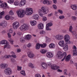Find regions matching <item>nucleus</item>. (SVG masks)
I'll return each instance as SVG.
<instances>
[{
    "label": "nucleus",
    "mask_w": 77,
    "mask_h": 77,
    "mask_svg": "<svg viewBox=\"0 0 77 77\" xmlns=\"http://www.w3.org/2000/svg\"><path fill=\"white\" fill-rule=\"evenodd\" d=\"M40 52L42 54H45V53H46V50L44 49H42L41 50Z\"/></svg>",
    "instance_id": "36"
},
{
    "label": "nucleus",
    "mask_w": 77,
    "mask_h": 77,
    "mask_svg": "<svg viewBox=\"0 0 77 77\" xmlns=\"http://www.w3.org/2000/svg\"><path fill=\"white\" fill-rule=\"evenodd\" d=\"M40 33L41 35H45V31L44 30L41 31L40 32Z\"/></svg>",
    "instance_id": "44"
},
{
    "label": "nucleus",
    "mask_w": 77,
    "mask_h": 77,
    "mask_svg": "<svg viewBox=\"0 0 77 77\" xmlns=\"http://www.w3.org/2000/svg\"><path fill=\"white\" fill-rule=\"evenodd\" d=\"M45 76H44V75H43L42 77H45ZM35 77H41V75H40L39 73H37L35 75Z\"/></svg>",
    "instance_id": "38"
},
{
    "label": "nucleus",
    "mask_w": 77,
    "mask_h": 77,
    "mask_svg": "<svg viewBox=\"0 0 77 77\" xmlns=\"http://www.w3.org/2000/svg\"><path fill=\"white\" fill-rule=\"evenodd\" d=\"M28 57L30 58H33L34 56H35V55L31 53L30 52H29L28 53Z\"/></svg>",
    "instance_id": "17"
},
{
    "label": "nucleus",
    "mask_w": 77,
    "mask_h": 77,
    "mask_svg": "<svg viewBox=\"0 0 77 77\" xmlns=\"http://www.w3.org/2000/svg\"><path fill=\"white\" fill-rule=\"evenodd\" d=\"M41 46L40 44L39 43H37L35 46V48L36 50H39L40 48V46Z\"/></svg>",
    "instance_id": "29"
},
{
    "label": "nucleus",
    "mask_w": 77,
    "mask_h": 77,
    "mask_svg": "<svg viewBox=\"0 0 77 77\" xmlns=\"http://www.w3.org/2000/svg\"><path fill=\"white\" fill-rule=\"evenodd\" d=\"M19 4H20V2L18 1H16L14 3V5L15 6H18Z\"/></svg>",
    "instance_id": "35"
},
{
    "label": "nucleus",
    "mask_w": 77,
    "mask_h": 77,
    "mask_svg": "<svg viewBox=\"0 0 77 77\" xmlns=\"http://www.w3.org/2000/svg\"><path fill=\"white\" fill-rule=\"evenodd\" d=\"M21 74H22L23 75H25L26 74V73L25 72V71L24 70H22L20 72Z\"/></svg>",
    "instance_id": "43"
},
{
    "label": "nucleus",
    "mask_w": 77,
    "mask_h": 77,
    "mask_svg": "<svg viewBox=\"0 0 77 77\" xmlns=\"http://www.w3.org/2000/svg\"><path fill=\"white\" fill-rule=\"evenodd\" d=\"M15 61H16L14 59L11 58V61L12 63H13L14 62H15Z\"/></svg>",
    "instance_id": "52"
},
{
    "label": "nucleus",
    "mask_w": 77,
    "mask_h": 77,
    "mask_svg": "<svg viewBox=\"0 0 77 77\" xmlns=\"http://www.w3.org/2000/svg\"><path fill=\"white\" fill-rule=\"evenodd\" d=\"M29 29V26L26 25V24H23L22 25L20 28V30L21 31L23 32L25 30H27Z\"/></svg>",
    "instance_id": "5"
},
{
    "label": "nucleus",
    "mask_w": 77,
    "mask_h": 77,
    "mask_svg": "<svg viewBox=\"0 0 77 77\" xmlns=\"http://www.w3.org/2000/svg\"><path fill=\"white\" fill-rule=\"evenodd\" d=\"M47 0H45L43 2V4H47Z\"/></svg>",
    "instance_id": "59"
},
{
    "label": "nucleus",
    "mask_w": 77,
    "mask_h": 77,
    "mask_svg": "<svg viewBox=\"0 0 77 77\" xmlns=\"http://www.w3.org/2000/svg\"><path fill=\"white\" fill-rule=\"evenodd\" d=\"M42 9H39L38 10V14L41 17H42V15H44V13H45V14H47L48 12L49 11V10L48 8H47V9H45V7H43L42 8Z\"/></svg>",
    "instance_id": "2"
},
{
    "label": "nucleus",
    "mask_w": 77,
    "mask_h": 77,
    "mask_svg": "<svg viewBox=\"0 0 77 77\" xmlns=\"http://www.w3.org/2000/svg\"><path fill=\"white\" fill-rule=\"evenodd\" d=\"M17 13L18 17L20 18H23L25 14L24 10H18L17 11Z\"/></svg>",
    "instance_id": "3"
},
{
    "label": "nucleus",
    "mask_w": 77,
    "mask_h": 77,
    "mask_svg": "<svg viewBox=\"0 0 77 77\" xmlns=\"http://www.w3.org/2000/svg\"><path fill=\"white\" fill-rule=\"evenodd\" d=\"M27 47H28V48H29V47H31V43H29L27 45Z\"/></svg>",
    "instance_id": "58"
},
{
    "label": "nucleus",
    "mask_w": 77,
    "mask_h": 77,
    "mask_svg": "<svg viewBox=\"0 0 77 77\" xmlns=\"http://www.w3.org/2000/svg\"><path fill=\"white\" fill-rule=\"evenodd\" d=\"M59 44L61 47H63L65 45V41L64 40H61L59 42Z\"/></svg>",
    "instance_id": "14"
},
{
    "label": "nucleus",
    "mask_w": 77,
    "mask_h": 77,
    "mask_svg": "<svg viewBox=\"0 0 77 77\" xmlns=\"http://www.w3.org/2000/svg\"><path fill=\"white\" fill-rule=\"evenodd\" d=\"M72 18L73 21H75V20H77V17H75V16H72Z\"/></svg>",
    "instance_id": "49"
},
{
    "label": "nucleus",
    "mask_w": 77,
    "mask_h": 77,
    "mask_svg": "<svg viewBox=\"0 0 77 77\" xmlns=\"http://www.w3.org/2000/svg\"><path fill=\"white\" fill-rule=\"evenodd\" d=\"M47 56L49 58H52L53 57V54L51 52H48L46 54Z\"/></svg>",
    "instance_id": "13"
},
{
    "label": "nucleus",
    "mask_w": 77,
    "mask_h": 77,
    "mask_svg": "<svg viewBox=\"0 0 77 77\" xmlns=\"http://www.w3.org/2000/svg\"><path fill=\"white\" fill-rule=\"evenodd\" d=\"M46 26L48 27H51V26H53V24L51 23H49L48 24H46Z\"/></svg>",
    "instance_id": "39"
},
{
    "label": "nucleus",
    "mask_w": 77,
    "mask_h": 77,
    "mask_svg": "<svg viewBox=\"0 0 77 77\" xmlns=\"http://www.w3.org/2000/svg\"><path fill=\"white\" fill-rule=\"evenodd\" d=\"M7 6H8V5L5 2L0 4V8H4V9H6L7 8Z\"/></svg>",
    "instance_id": "12"
},
{
    "label": "nucleus",
    "mask_w": 77,
    "mask_h": 77,
    "mask_svg": "<svg viewBox=\"0 0 77 77\" xmlns=\"http://www.w3.org/2000/svg\"><path fill=\"white\" fill-rule=\"evenodd\" d=\"M47 44L46 43H44L43 44H40L41 47H42V48H45Z\"/></svg>",
    "instance_id": "37"
},
{
    "label": "nucleus",
    "mask_w": 77,
    "mask_h": 77,
    "mask_svg": "<svg viewBox=\"0 0 77 77\" xmlns=\"http://www.w3.org/2000/svg\"><path fill=\"white\" fill-rule=\"evenodd\" d=\"M47 20V17H43V21H45L46 20Z\"/></svg>",
    "instance_id": "53"
},
{
    "label": "nucleus",
    "mask_w": 77,
    "mask_h": 77,
    "mask_svg": "<svg viewBox=\"0 0 77 77\" xmlns=\"http://www.w3.org/2000/svg\"><path fill=\"white\" fill-rule=\"evenodd\" d=\"M8 41L6 40H3L2 41H1L0 42V44H4V45L7 44H8Z\"/></svg>",
    "instance_id": "18"
},
{
    "label": "nucleus",
    "mask_w": 77,
    "mask_h": 77,
    "mask_svg": "<svg viewBox=\"0 0 77 77\" xmlns=\"http://www.w3.org/2000/svg\"><path fill=\"white\" fill-rule=\"evenodd\" d=\"M52 3V2L51 1H48V0H47V2L46 4L47 5H51Z\"/></svg>",
    "instance_id": "40"
},
{
    "label": "nucleus",
    "mask_w": 77,
    "mask_h": 77,
    "mask_svg": "<svg viewBox=\"0 0 77 77\" xmlns=\"http://www.w3.org/2000/svg\"><path fill=\"white\" fill-rule=\"evenodd\" d=\"M65 18V16H60L59 17V19H60V20H62L63 19Z\"/></svg>",
    "instance_id": "50"
},
{
    "label": "nucleus",
    "mask_w": 77,
    "mask_h": 77,
    "mask_svg": "<svg viewBox=\"0 0 77 77\" xmlns=\"http://www.w3.org/2000/svg\"><path fill=\"white\" fill-rule=\"evenodd\" d=\"M33 17L34 20H38L39 19V16L38 14H34Z\"/></svg>",
    "instance_id": "20"
},
{
    "label": "nucleus",
    "mask_w": 77,
    "mask_h": 77,
    "mask_svg": "<svg viewBox=\"0 0 77 77\" xmlns=\"http://www.w3.org/2000/svg\"><path fill=\"white\" fill-rule=\"evenodd\" d=\"M11 56L10 55V56H12L14 58H16L17 57V56L15 55V53L13 51L11 52Z\"/></svg>",
    "instance_id": "27"
},
{
    "label": "nucleus",
    "mask_w": 77,
    "mask_h": 77,
    "mask_svg": "<svg viewBox=\"0 0 77 77\" xmlns=\"http://www.w3.org/2000/svg\"><path fill=\"white\" fill-rule=\"evenodd\" d=\"M55 45L53 43L49 45V47L50 48H54L55 47Z\"/></svg>",
    "instance_id": "26"
},
{
    "label": "nucleus",
    "mask_w": 77,
    "mask_h": 77,
    "mask_svg": "<svg viewBox=\"0 0 77 77\" xmlns=\"http://www.w3.org/2000/svg\"><path fill=\"white\" fill-rule=\"evenodd\" d=\"M0 25L1 26H2L3 27H6L7 26V24L5 22H3L0 24Z\"/></svg>",
    "instance_id": "25"
},
{
    "label": "nucleus",
    "mask_w": 77,
    "mask_h": 77,
    "mask_svg": "<svg viewBox=\"0 0 77 77\" xmlns=\"http://www.w3.org/2000/svg\"><path fill=\"white\" fill-rule=\"evenodd\" d=\"M64 39L66 41V44H70V43H71V42L69 41L70 37H69V35L66 34L65 35L64 37Z\"/></svg>",
    "instance_id": "4"
},
{
    "label": "nucleus",
    "mask_w": 77,
    "mask_h": 77,
    "mask_svg": "<svg viewBox=\"0 0 77 77\" xmlns=\"http://www.w3.org/2000/svg\"><path fill=\"white\" fill-rule=\"evenodd\" d=\"M38 27L39 29H42L44 28V25L42 23H39L38 25Z\"/></svg>",
    "instance_id": "19"
},
{
    "label": "nucleus",
    "mask_w": 77,
    "mask_h": 77,
    "mask_svg": "<svg viewBox=\"0 0 77 77\" xmlns=\"http://www.w3.org/2000/svg\"><path fill=\"white\" fill-rule=\"evenodd\" d=\"M55 38L56 39L60 41L63 39V36L62 35L58 34L56 35Z\"/></svg>",
    "instance_id": "9"
},
{
    "label": "nucleus",
    "mask_w": 77,
    "mask_h": 77,
    "mask_svg": "<svg viewBox=\"0 0 77 77\" xmlns=\"http://www.w3.org/2000/svg\"><path fill=\"white\" fill-rule=\"evenodd\" d=\"M17 70L18 71H21V68H22V67L21 66H17Z\"/></svg>",
    "instance_id": "47"
},
{
    "label": "nucleus",
    "mask_w": 77,
    "mask_h": 77,
    "mask_svg": "<svg viewBox=\"0 0 77 77\" xmlns=\"http://www.w3.org/2000/svg\"><path fill=\"white\" fill-rule=\"evenodd\" d=\"M66 55H67V54H66V52L63 53L60 51H59L57 52L56 56L57 58L59 59H62V58H63V56H64L63 59L61 60L62 61H63L64 60L65 58H66Z\"/></svg>",
    "instance_id": "1"
},
{
    "label": "nucleus",
    "mask_w": 77,
    "mask_h": 77,
    "mask_svg": "<svg viewBox=\"0 0 77 77\" xmlns=\"http://www.w3.org/2000/svg\"><path fill=\"white\" fill-rule=\"evenodd\" d=\"M41 66L42 68H43V69H46L47 68V64L44 63H42L41 64Z\"/></svg>",
    "instance_id": "15"
},
{
    "label": "nucleus",
    "mask_w": 77,
    "mask_h": 77,
    "mask_svg": "<svg viewBox=\"0 0 77 77\" xmlns=\"http://www.w3.org/2000/svg\"><path fill=\"white\" fill-rule=\"evenodd\" d=\"M71 7L72 9L73 10H75L76 9H77V7L75 5H72Z\"/></svg>",
    "instance_id": "32"
},
{
    "label": "nucleus",
    "mask_w": 77,
    "mask_h": 77,
    "mask_svg": "<svg viewBox=\"0 0 77 77\" xmlns=\"http://www.w3.org/2000/svg\"><path fill=\"white\" fill-rule=\"evenodd\" d=\"M53 7L54 9H57V7L56 6V5H53Z\"/></svg>",
    "instance_id": "54"
},
{
    "label": "nucleus",
    "mask_w": 77,
    "mask_h": 77,
    "mask_svg": "<svg viewBox=\"0 0 77 77\" xmlns=\"http://www.w3.org/2000/svg\"><path fill=\"white\" fill-rule=\"evenodd\" d=\"M14 0H9L8 1V3H14Z\"/></svg>",
    "instance_id": "48"
},
{
    "label": "nucleus",
    "mask_w": 77,
    "mask_h": 77,
    "mask_svg": "<svg viewBox=\"0 0 77 77\" xmlns=\"http://www.w3.org/2000/svg\"><path fill=\"white\" fill-rule=\"evenodd\" d=\"M10 47L11 46L9 45L8 44V43L6 44L5 45H4V48L5 49V48H10Z\"/></svg>",
    "instance_id": "34"
},
{
    "label": "nucleus",
    "mask_w": 77,
    "mask_h": 77,
    "mask_svg": "<svg viewBox=\"0 0 77 77\" xmlns=\"http://www.w3.org/2000/svg\"><path fill=\"white\" fill-rule=\"evenodd\" d=\"M17 51L18 53H20L21 52V50L20 49H17Z\"/></svg>",
    "instance_id": "64"
},
{
    "label": "nucleus",
    "mask_w": 77,
    "mask_h": 77,
    "mask_svg": "<svg viewBox=\"0 0 77 77\" xmlns=\"http://www.w3.org/2000/svg\"><path fill=\"white\" fill-rule=\"evenodd\" d=\"M9 13L11 15H14V13H13V11H12V10H10Z\"/></svg>",
    "instance_id": "51"
},
{
    "label": "nucleus",
    "mask_w": 77,
    "mask_h": 77,
    "mask_svg": "<svg viewBox=\"0 0 77 77\" xmlns=\"http://www.w3.org/2000/svg\"><path fill=\"white\" fill-rule=\"evenodd\" d=\"M31 38H32V36L28 34L26 36L25 38L27 40H29L31 39Z\"/></svg>",
    "instance_id": "24"
},
{
    "label": "nucleus",
    "mask_w": 77,
    "mask_h": 77,
    "mask_svg": "<svg viewBox=\"0 0 77 77\" xmlns=\"http://www.w3.org/2000/svg\"><path fill=\"white\" fill-rule=\"evenodd\" d=\"M8 41L11 44H14V40H12V39H11V38H10L8 39Z\"/></svg>",
    "instance_id": "41"
},
{
    "label": "nucleus",
    "mask_w": 77,
    "mask_h": 77,
    "mask_svg": "<svg viewBox=\"0 0 77 77\" xmlns=\"http://www.w3.org/2000/svg\"><path fill=\"white\" fill-rule=\"evenodd\" d=\"M9 57H11V56L10 55H5L4 56V57L6 58V59H9Z\"/></svg>",
    "instance_id": "45"
},
{
    "label": "nucleus",
    "mask_w": 77,
    "mask_h": 77,
    "mask_svg": "<svg viewBox=\"0 0 77 77\" xmlns=\"http://www.w3.org/2000/svg\"><path fill=\"white\" fill-rule=\"evenodd\" d=\"M5 72L6 75H11L12 73L11 69L9 68H7L5 70Z\"/></svg>",
    "instance_id": "8"
},
{
    "label": "nucleus",
    "mask_w": 77,
    "mask_h": 77,
    "mask_svg": "<svg viewBox=\"0 0 77 77\" xmlns=\"http://www.w3.org/2000/svg\"><path fill=\"white\" fill-rule=\"evenodd\" d=\"M12 26L13 29L17 30L20 26V23L18 22H15L13 23Z\"/></svg>",
    "instance_id": "6"
},
{
    "label": "nucleus",
    "mask_w": 77,
    "mask_h": 77,
    "mask_svg": "<svg viewBox=\"0 0 77 77\" xmlns=\"http://www.w3.org/2000/svg\"><path fill=\"white\" fill-rule=\"evenodd\" d=\"M8 38H11V35L10 34V33H8Z\"/></svg>",
    "instance_id": "62"
},
{
    "label": "nucleus",
    "mask_w": 77,
    "mask_h": 77,
    "mask_svg": "<svg viewBox=\"0 0 77 77\" xmlns=\"http://www.w3.org/2000/svg\"><path fill=\"white\" fill-rule=\"evenodd\" d=\"M5 18L6 20H9L10 18H11V19H12V20H14V17H10V16L9 15L6 16L5 17Z\"/></svg>",
    "instance_id": "28"
},
{
    "label": "nucleus",
    "mask_w": 77,
    "mask_h": 77,
    "mask_svg": "<svg viewBox=\"0 0 77 77\" xmlns=\"http://www.w3.org/2000/svg\"><path fill=\"white\" fill-rule=\"evenodd\" d=\"M51 68L54 70H56V69H57L59 68V66H57L56 65L53 64L51 66Z\"/></svg>",
    "instance_id": "11"
},
{
    "label": "nucleus",
    "mask_w": 77,
    "mask_h": 77,
    "mask_svg": "<svg viewBox=\"0 0 77 77\" xmlns=\"http://www.w3.org/2000/svg\"><path fill=\"white\" fill-rule=\"evenodd\" d=\"M49 27H50L47 26L46 25V30H51V29L49 28Z\"/></svg>",
    "instance_id": "46"
},
{
    "label": "nucleus",
    "mask_w": 77,
    "mask_h": 77,
    "mask_svg": "<svg viewBox=\"0 0 77 77\" xmlns=\"http://www.w3.org/2000/svg\"><path fill=\"white\" fill-rule=\"evenodd\" d=\"M73 56H77V52L76 50H75L73 51Z\"/></svg>",
    "instance_id": "42"
},
{
    "label": "nucleus",
    "mask_w": 77,
    "mask_h": 77,
    "mask_svg": "<svg viewBox=\"0 0 77 77\" xmlns=\"http://www.w3.org/2000/svg\"><path fill=\"white\" fill-rule=\"evenodd\" d=\"M26 3V1L25 0H22L20 2V6H24Z\"/></svg>",
    "instance_id": "16"
},
{
    "label": "nucleus",
    "mask_w": 77,
    "mask_h": 77,
    "mask_svg": "<svg viewBox=\"0 0 77 77\" xmlns=\"http://www.w3.org/2000/svg\"><path fill=\"white\" fill-rule=\"evenodd\" d=\"M63 47V49L65 51V50H68V45L66 44L64 45Z\"/></svg>",
    "instance_id": "30"
},
{
    "label": "nucleus",
    "mask_w": 77,
    "mask_h": 77,
    "mask_svg": "<svg viewBox=\"0 0 77 77\" xmlns=\"http://www.w3.org/2000/svg\"><path fill=\"white\" fill-rule=\"evenodd\" d=\"M58 11L61 14H63V11L61 10H58Z\"/></svg>",
    "instance_id": "55"
},
{
    "label": "nucleus",
    "mask_w": 77,
    "mask_h": 77,
    "mask_svg": "<svg viewBox=\"0 0 77 77\" xmlns=\"http://www.w3.org/2000/svg\"><path fill=\"white\" fill-rule=\"evenodd\" d=\"M9 33H13V30H12V29H10L9 30Z\"/></svg>",
    "instance_id": "56"
},
{
    "label": "nucleus",
    "mask_w": 77,
    "mask_h": 77,
    "mask_svg": "<svg viewBox=\"0 0 77 77\" xmlns=\"http://www.w3.org/2000/svg\"><path fill=\"white\" fill-rule=\"evenodd\" d=\"M30 23L32 26H35L36 24V21L35 20H34L33 21H31Z\"/></svg>",
    "instance_id": "21"
},
{
    "label": "nucleus",
    "mask_w": 77,
    "mask_h": 77,
    "mask_svg": "<svg viewBox=\"0 0 77 77\" xmlns=\"http://www.w3.org/2000/svg\"><path fill=\"white\" fill-rule=\"evenodd\" d=\"M57 14H58V12H55V15L57 16H57H58V15H57Z\"/></svg>",
    "instance_id": "60"
},
{
    "label": "nucleus",
    "mask_w": 77,
    "mask_h": 77,
    "mask_svg": "<svg viewBox=\"0 0 77 77\" xmlns=\"http://www.w3.org/2000/svg\"><path fill=\"white\" fill-rule=\"evenodd\" d=\"M71 57V56L70 55H69L66 58V61L68 62V61H69L70 60V58Z\"/></svg>",
    "instance_id": "23"
},
{
    "label": "nucleus",
    "mask_w": 77,
    "mask_h": 77,
    "mask_svg": "<svg viewBox=\"0 0 77 77\" xmlns=\"http://www.w3.org/2000/svg\"><path fill=\"white\" fill-rule=\"evenodd\" d=\"M48 65L49 66H51V63L50 62L48 63Z\"/></svg>",
    "instance_id": "63"
},
{
    "label": "nucleus",
    "mask_w": 77,
    "mask_h": 77,
    "mask_svg": "<svg viewBox=\"0 0 77 77\" xmlns=\"http://www.w3.org/2000/svg\"><path fill=\"white\" fill-rule=\"evenodd\" d=\"M8 67V64H7L1 63L0 64V67L1 69H5Z\"/></svg>",
    "instance_id": "10"
},
{
    "label": "nucleus",
    "mask_w": 77,
    "mask_h": 77,
    "mask_svg": "<svg viewBox=\"0 0 77 77\" xmlns=\"http://www.w3.org/2000/svg\"><path fill=\"white\" fill-rule=\"evenodd\" d=\"M53 3L54 4H56V3H57V0H53Z\"/></svg>",
    "instance_id": "61"
},
{
    "label": "nucleus",
    "mask_w": 77,
    "mask_h": 77,
    "mask_svg": "<svg viewBox=\"0 0 77 77\" xmlns=\"http://www.w3.org/2000/svg\"><path fill=\"white\" fill-rule=\"evenodd\" d=\"M25 14L27 15H30L33 13V10L32 8H27L25 12Z\"/></svg>",
    "instance_id": "7"
},
{
    "label": "nucleus",
    "mask_w": 77,
    "mask_h": 77,
    "mask_svg": "<svg viewBox=\"0 0 77 77\" xmlns=\"http://www.w3.org/2000/svg\"><path fill=\"white\" fill-rule=\"evenodd\" d=\"M20 41L22 43H23V42H24V38L23 37H22L20 38Z\"/></svg>",
    "instance_id": "33"
},
{
    "label": "nucleus",
    "mask_w": 77,
    "mask_h": 77,
    "mask_svg": "<svg viewBox=\"0 0 77 77\" xmlns=\"http://www.w3.org/2000/svg\"><path fill=\"white\" fill-rule=\"evenodd\" d=\"M4 14L5 12H4V11H2L0 13V16H2V15H4Z\"/></svg>",
    "instance_id": "57"
},
{
    "label": "nucleus",
    "mask_w": 77,
    "mask_h": 77,
    "mask_svg": "<svg viewBox=\"0 0 77 77\" xmlns=\"http://www.w3.org/2000/svg\"><path fill=\"white\" fill-rule=\"evenodd\" d=\"M72 26H70L69 28V31L70 32H71L72 33H73V35H75L76 34V32H72Z\"/></svg>",
    "instance_id": "22"
},
{
    "label": "nucleus",
    "mask_w": 77,
    "mask_h": 77,
    "mask_svg": "<svg viewBox=\"0 0 77 77\" xmlns=\"http://www.w3.org/2000/svg\"><path fill=\"white\" fill-rule=\"evenodd\" d=\"M29 66L31 68H34L35 66L33 65V64H32L31 63H29Z\"/></svg>",
    "instance_id": "31"
}]
</instances>
